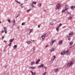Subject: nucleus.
Listing matches in <instances>:
<instances>
[{
	"label": "nucleus",
	"mask_w": 75,
	"mask_h": 75,
	"mask_svg": "<svg viewBox=\"0 0 75 75\" xmlns=\"http://www.w3.org/2000/svg\"><path fill=\"white\" fill-rule=\"evenodd\" d=\"M61 4H60L58 3L56 6V10H59V9H61Z\"/></svg>",
	"instance_id": "nucleus-1"
},
{
	"label": "nucleus",
	"mask_w": 75,
	"mask_h": 75,
	"mask_svg": "<svg viewBox=\"0 0 75 75\" xmlns=\"http://www.w3.org/2000/svg\"><path fill=\"white\" fill-rule=\"evenodd\" d=\"M74 64V62L73 61L69 62L67 64V67H71Z\"/></svg>",
	"instance_id": "nucleus-2"
},
{
	"label": "nucleus",
	"mask_w": 75,
	"mask_h": 75,
	"mask_svg": "<svg viewBox=\"0 0 75 75\" xmlns=\"http://www.w3.org/2000/svg\"><path fill=\"white\" fill-rule=\"evenodd\" d=\"M74 35V33H73L71 32L70 33H69V35H68L67 36V38H69V37H71L72 36V35Z\"/></svg>",
	"instance_id": "nucleus-3"
},
{
	"label": "nucleus",
	"mask_w": 75,
	"mask_h": 75,
	"mask_svg": "<svg viewBox=\"0 0 75 75\" xmlns=\"http://www.w3.org/2000/svg\"><path fill=\"white\" fill-rule=\"evenodd\" d=\"M41 37L42 40H44V38H45V37H47V34H45L42 35L41 36Z\"/></svg>",
	"instance_id": "nucleus-4"
},
{
	"label": "nucleus",
	"mask_w": 75,
	"mask_h": 75,
	"mask_svg": "<svg viewBox=\"0 0 75 75\" xmlns=\"http://www.w3.org/2000/svg\"><path fill=\"white\" fill-rule=\"evenodd\" d=\"M63 43V40H60L59 42V45H61V44H62Z\"/></svg>",
	"instance_id": "nucleus-5"
},
{
	"label": "nucleus",
	"mask_w": 75,
	"mask_h": 75,
	"mask_svg": "<svg viewBox=\"0 0 75 75\" xmlns=\"http://www.w3.org/2000/svg\"><path fill=\"white\" fill-rule=\"evenodd\" d=\"M55 42V40H52V43H51L50 44L51 46H52V45H53V43H54V42Z\"/></svg>",
	"instance_id": "nucleus-6"
},
{
	"label": "nucleus",
	"mask_w": 75,
	"mask_h": 75,
	"mask_svg": "<svg viewBox=\"0 0 75 75\" xmlns=\"http://www.w3.org/2000/svg\"><path fill=\"white\" fill-rule=\"evenodd\" d=\"M65 54H67V55H68V54H69V53L70 52H69V51H68V50H67L65 52Z\"/></svg>",
	"instance_id": "nucleus-7"
},
{
	"label": "nucleus",
	"mask_w": 75,
	"mask_h": 75,
	"mask_svg": "<svg viewBox=\"0 0 75 75\" xmlns=\"http://www.w3.org/2000/svg\"><path fill=\"white\" fill-rule=\"evenodd\" d=\"M61 55H64V54H65V52L64 51H63L61 53Z\"/></svg>",
	"instance_id": "nucleus-8"
},
{
	"label": "nucleus",
	"mask_w": 75,
	"mask_h": 75,
	"mask_svg": "<svg viewBox=\"0 0 75 75\" xmlns=\"http://www.w3.org/2000/svg\"><path fill=\"white\" fill-rule=\"evenodd\" d=\"M4 28V31L5 33V34H7V29H6V28Z\"/></svg>",
	"instance_id": "nucleus-9"
},
{
	"label": "nucleus",
	"mask_w": 75,
	"mask_h": 75,
	"mask_svg": "<svg viewBox=\"0 0 75 75\" xmlns=\"http://www.w3.org/2000/svg\"><path fill=\"white\" fill-rule=\"evenodd\" d=\"M33 30V29H29V31H30V32L29 33V34H30V33H31L32 32V31Z\"/></svg>",
	"instance_id": "nucleus-10"
},
{
	"label": "nucleus",
	"mask_w": 75,
	"mask_h": 75,
	"mask_svg": "<svg viewBox=\"0 0 75 75\" xmlns=\"http://www.w3.org/2000/svg\"><path fill=\"white\" fill-rule=\"evenodd\" d=\"M68 6H66L65 7V10L67 11V10H68Z\"/></svg>",
	"instance_id": "nucleus-11"
},
{
	"label": "nucleus",
	"mask_w": 75,
	"mask_h": 75,
	"mask_svg": "<svg viewBox=\"0 0 75 75\" xmlns=\"http://www.w3.org/2000/svg\"><path fill=\"white\" fill-rule=\"evenodd\" d=\"M75 8V6H72L71 7V10H74Z\"/></svg>",
	"instance_id": "nucleus-12"
},
{
	"label": "nucleus",
	"mask_w": 75,
	"mask_h": 75,
	"mask_svg": "<svg viewBox=\"0 0 75 75\" xmlns=\"http://www.w3.org/2000/svg\"><path fill=\"white\" fill-rule=\"evenodd\" d=\"M40 61V59H39L38 60V61H37L36 62V64H38V62Z\"/></svg>",
	"instance_id": "nucleus-13"
},
{
	"label": "nucleus",
	"mask_w": 75,
	"mask_h": 75,
	"mask_svg": "<svg viewBox=\"0 0 75 75\" xmlns=\"http://www.w3.org/2000/svg\"><path fill=\"white\" fill-rule=\"evenodd\" d=\"M14 40V39H10L9 40L10 42H12V41H13Z\"/></svg>",
	"instance_id": "nucleus-14"
},
{
	"label": "nucleus",
	"mask_w": 75,
	"mask_h": 75,
	"mask_svg": "<svg viewBox=\"0 0 75 75\" xmlns=\"http://www.w3.org/2000/svg\"><path fill=\"white\" fill-rule=\"evenodd\" d=\"M55 50V49L54 48H52L50 50L51 52H52V51H54Z\"/></svg>",
	"instance_id": "nucleus-15"
},
{
	"label": "nucleus",
	"mask_w": 75,
	"mask_h": 75,
	"mask_svg": "<svg viewBox=\"0 0 75 75\" xmlns=\"http://www.w3.org/2000/svg\"><path fill=\"white\" fill-rule=\"evenodd\" d=\"M43 66H44V65H43V64H42L40 66H38V68H40V67H42Z\"/></svg>",
	"instance_id": "nucleus-16"
},
{
	"label": "nucleus",
	"mask_w": 75,
	"mask_h": 75,
	"mask_svg": "<svg viewBox=\"0 0 75 75\" xmlns=\"http://www.w3.org/2000/svg\"><path fill=\"white\" fill-rule=\"evenodd\" d=\"M15 20H14L13 21V26H14V25L15 24Z\"/></svg>",
	"instance_id": "nucleus-17"
},
{
	"label": "nucleus",
	"mask_w": 75,
	"mask_h": 75,
	"mask_svg": "<svg viewBox=\"0 0 75 75\" xmlns=\"http://www.w3.org/2000/svg\"><path fill=\"white\" fill-rule=\"evenodd\" d=\"M73 43H74L73 42H71L69 43V45H72V44H73Z\"/></svg>",
	"instance_id": "nucleus-18"
},
{
	"label": "nucleus",
	"mask_w": 75,
	"mask_h": 75,
	"mask_svg": "<svg viewBox=\"0 0 75 75\" xmlns=\"http://www.w3.org/2000/svg\"><path fill=\"white\" fill-rule=\"evenodd\" d=\"M26 43H27L28 44H31V41L27 42Z\"/></svg>",
	"instance_id": "nucleus-19"
},
{
	"label": "nucleus",
	"mask_w": 75,
	"mask_h": 75,
	"mask_svg": "<svg viewBox=\"0 0 75 75\" xmlns=\"http://www.w3.org/2000/svg\"><path fill=\"white\" fill-rule=\"evenodd\" d=\"M17 45H15L13 47V48L14 49H15V48H17Z\"/></svg>",
	"instance_id": "nucleus-20"
},
{
	"label": "nucleus",
	"mask_w": 75,
	"mask_h": 75,
	"mask_svg": "<svg viewBox=\"0 0 75 75\" xmlns=\"http://www.w3.org/2000/svg\"><path fill=\"white\" fill-rule=\"evenodd\" d=\"M56 30L57 31H59V26H57V27L56 28Z\"/></svg>",
	"instance_id": "nucleus-21"
},
{
	"label": "nucleus",
	"mask_w": 75,
	"mask_h": 75,
	"mask_svg": "<svg viewBox=\"0 0 75 75\" xmlns=\"http://www.w3.org/2000/svg\"><path fill=\"white\" fill-rule=\"evenodd\" d=\"M59 69H55L54 70V71L55 72H57V71H58Z\"/></svg>",
	"instance_id": "nucleus-22"
},
{
	"label": "nucleus",
	"mask_w": 75,
	"mask_h": 75,
	"mask_svg": "<svg viewBox=\"0 0 75 75\" xmlns=\"http://www.w3.org/2000/svg\"><path fill=\"white\" fill-rule=\"evenodd\" d=\"M30 6L32 7H34V5L33 4H30Z\"/></svg>",
	"instance_id": "nucleus-23"
},
{
	"label": "nucleus",
	"mask_w": 75,
	"mask_h": 75,
	"mask_svg": "<svg viewBox=\"0 0 75 75\" xmlns=\"http://www.w3.org/2000/svg\"><path fill=\"white\" fill-rule=\"evenodd\" d=\"M71 14L70 13H67V16H69Z\"/></svg>",
	"instance_id": "nucleus-24"
},
{
	"label": "nucleus",
	"mask_w": 75,
	"mask_h": 75,
	"mask_svg": "<svg viewBox=\"0 0 75 75\" xmlns=\"http://www.w3.org/2000/svg\"><path fill=\"white\" fill-rule=\"evenodd\" d=\"M71 19H72V17H70L69 18H68V20H71Z\"/></svg>",
	"instance_id": "nucleus-25"
},
{
	"label": "nucleus",
	"mask_w": 75,
	"mask_h": 75,
	"mask_svg": "<svg viewBox=\"0 0 75 75\" xmlns=\"http://www.w3.org/2000/svg\"><path fill=\"white\" fill-rule=\"evenodd\" d=\"M41 3H40L39 5H38V7H41Z\"/></svg>",
	"instance_id": "nucleus-26"
},
{
	"label": "nucleus",
	"mask_w": 75,
	"mask_h": 75,
	"mask_svg": "<svg viewBox=\"0 0 75 75\" xmlns=\"http://www.w3.org/2000/svg\"><path fill=\"white\" fill-rule=\"evenodd\" d=\"M31 10V9H28V10H27V12L28 13Z\"/></svg>",
	"instance_id": "nucleus-27"
},
{
	"label": "nucleus",
	"mask_w": 75,
	"mask_h": 75,
	"mask_svg": "<svg viewBox=\"0 0 75 75\" xmlns=\"http://www.w3.org/2000/svg\"><path fill=\"white\" fill-rule=\"evenodd\" d=\"M53 57H54V58L52 59V60H54L55 59V56H53Z\"/></svg>",
	"instance_id": "nucleus-28"
},
{
	"label": "nucleus",
	"mask_w": 75,
	"mask_h": 75,
	"mask_svg": "<svg viewBox=\"0 0 75 75\" xmlns=\"http://www.w3.org/2000/svg\"><path fill=\"white\" fill-rule=\"evenodd\" d=\"M37 3L36 2H33L32 4H36V3Z\"/></svg>",
	"instance_id": "nucleus-29"
},
{
	"label": "nucleus",
	"mask_w": 75,
	"mask_h": 75,
	"mask_svg": "<svg viewBox=\"0 0 75 75\" xmlns=\"http://www.w3.org/2000/svg\"><path fill=\"white\" fill-rule=\"evenodd\" d=\"M31 69H35V67H31Z\"/></svg>",
	"instance_id": "nucleus-30"
},
{
	"label": "nucleus",
	"mask_w": 75,
	"mask_h": 75,
	"mask_svg": "<svg viewBox=\"0 0 75 75\" xmlns=\"http://www.w3.org/2000/svg\"><path fill=\"white\" fill-rule=\"evenodd\" d=\"M62 25V24L60 23L59 24V26H58L57 27H61V26Z\"/></svg>",
	"instance_id": "nucleus-31"
},
{
	"label": "nucleus",
	"mask_w": 75,
	"mask_h": 75,
	"mask_svg": "<svg viewBox=\"0 0 75 75\" xmlns=\"http://www.w3.org/2000/svg\"><path fill=\"white\" fill-rule=\"evenodd\" d=\"M35 63L34 62H31V65H34V64Z\"/></svg>",
	"instance_id": "nucleus-32"
},
{
	"label": "nucleus",
	"mask_w": 75,
	"mask_h": 75,
	"mask_svg": "<svg viewBox=\"0 0 75 75\" xmlns=\"http://www.w3.org/2000/svg\"><path fill=\"white\" fill-rule=\"evenodd\" d=\"M12 43V42H11L9 44V47H10V46H11V43Z\"/></svg>",
	"instance_id": "nucleus-33"
},
{
	"label": "nucleus",
	"mask_w": 75,
	"mask_h": 75,
	"mask_svg": "<svg viewBox=\"0 0 75 75\" xmlns=\"http://www.w3.org/2000/svg\"><path fill=\"white\" fill-rule=\"evenodd\" d=\"M7 21H8V22H9V23H10V22H11L10 19H8Z\"/></svg>",
	"instance_id": "nucleus-34"
},
{
	"label": "nucleus",
	"mask_w": 75,
	"mask_h": 75,
	"mask_svg": "<svg viewBox=\"0 0 75 75\" xmlns=\"http://www.w3.org/2000/svg\"><path fill=\"white\" fill-rule=\"evenodd\" d=\"M25 24V23H22L21 25H24Z\"/></svg>",
	"instance_id": "nucleus-35"
},
{
	"label": "nucleus",
	"mask_w": 75,
	"mask_h": 75,
	"mask_svg": "<svg viewBox=\"0 0 75 75\" xmlns=\"http://www.w3.org/2000/svg\"><path fill=\"white\" fill-rule=\"evenodd\" d=\"M47 74V72H45L43 74V75H45Z\"/></svg>",
	"instance_id": "nucleus-36"
},
{
	"label": "nucleus",
	"mask_w": 75,
	"mask_h": 75,
	"mask_svg": "<svg viewBox=\"0 0 75 75\" xmlns=\"http://www.w3.org/2000/svg\"><path fill=\"white\" fill-rule=\"evenodd\" d=\"M40 26H41V24L38 25V28H40Z\"/></svg>",
	"instance_id": "nucleus-37"
},
{
	"label": "nucleus",
	"mask_w": 75,
	"mask_h": 75,
	"mask_svg": "<svg viewBox=\"0 0 75 75\" xmlns=\"http://www.w3.org/2000/svg\"><path fill=\"white\" fill-rule=\"evenodd\" d=\"M44 68H45V69L46 70L47 68V67H45Z\"/></svg>",
	"instance_id": "nucleus-38"
},
{
	"label": "nucleus",
	"mask_w": 75,
	"mask_h": 75,
	"mask_svg": "<svg viewBox=\"0 0 75 75\" xmlns=\"http://www.w3.org/2000/svg\"><path fill=\"white\" fill-rule=\"evenodd\" d=\"M4 36H3L2 37V40H3V39H4Z\"/></svg>",
	"instance_id": "nucleus-39"
},
{
	"label": "nucleus",
	"mask_w": 75,
	"mask_h": 75,
	"mask_svg": "<svg viewBox=\"0 0 75 75\" xmlns=\"http://www.w3.org/2000/svg\"><path fill=\"white\" fill-rule=\"evenodd\" d=\"M35 75V72L33 73V75Z\"/></svg>",
	"instance_id": "nucleus-40"
},
{
	"label": "nucleus",
	"mask_w": 75,
	"mask_h": 75,
	"mask_svg": "<svg viewBox=\"0 0 75 75\" xmlns=\"http://www.w3.org/2000/svg\"><path fill=\"white\" fill-rule=\"evenodd\" d=\"M1 33H4V30H2Z\"/></svg>",
	"instance_id": "nucleus-41"
},
{
	"label": "nucleus",
	"mask_w": 75,
	"mask_h": 75,
	"mask_svg": "<svg viewBox=\"0 0 75 75\" xmlns=\"http://www.w3.org/2000/svg\"><path fill=\"white\" fill-rule=\"evenodd\" d=\"M66 11L65 10H64L62 11V12H64V11Z\"/></svg>",
	"instance_id": "nucleus-42"
},
{
	"label": "nucleus",
	"mask_w": 75,
	"mask_h": 75,
	"mask_svg": "<svg viewBox=\"0 0 75 75\" xmlns=\"http://www.w3.org/2000/svg\"><path fill=\"white\" fill-rule=\"evenodd\" d=\"M68 40L69 41H70L71 40V39H70V38H69Z\"/></svg>",
	"instance_id": "nucleus-43"
},
{
	"label": "nucleus",
	"mask_w": 75,
	"mask_h": 75,
	"mask_svg": "<svg viewBox=\"0 0 75 75\" xmlns=\"http://www.w3.org/2000/svg\"><path fill=\"white\" fill-rule=\"evenodd\" d=\"M4 42H7V41H6V40H4Z\"/></svg>",
	"instance_id": "nucleus-44"
},
{
	"label": "nucleus",
	"mask_w": 75,
	"mask_h": 75,
	"mask_svg": "<svg viewBox=\"0 0 75 75\" xmlns=\"http://www.w3.org/2000/svg\"><path fill=\"white\" fill-rule=\"evenodd\" d=\"M48 45H47L46 46V47H48Z\"/></svg>",
	"instance_id": "nucleus-45"
},
{
	"label": "nucleus",
	"mask_w": 75,
	"mask_h": 75,
	"mask_svg": "<svg viewBox=\"0 0 75 75\" xmlns=\"http://www.w3.org/2000/svg\"><path fill=\"white\" fill-rule=\"evenodd\" d=\"M31 73H32V74H33V71H31Z\"/></svg>",
	"instance_id": "nucleus-46"
},
{
	"label": "nucleus",
	"mask_w": 75,
	"mask_h": 75,
	"mask_svg": "<svg viewBox=\"0 0 75 75\" xmlns=\"http://www.w3.org/2000/svg\"><path fill=\"white\" fill-rule=\"evenodd\" d=\"M21 6H23V4H21Z\"/></svg>",
	"instance_id": "nucleus-47"
},
{
	"label": "nucleus",
	"mask_w": 75,
	"mask_h": 75,
	"mask_svg": "<svg viewBox=\"0 0 75 75\" xmlns=\"http://www.w3.org/2000/svg\"><path fill=\"white\" fill-rule=\"evenodd\" d=\"M16 2L17 3H18V1H16Z\"/></svg>",
	"instance_id": "nucleus-48"
},
{
	"label": "nucleus",
	"mask_w": 75,
	"mask_h": 75,
	"mask_svg": "<svg viewBox=\"0 0 75 75\" xmlns=\"http://www.w3.org/2000/svg\"><path fill=\"white\" fill-rule=\"evenodd\" d=\"M18 3H19V4H20V2H18Z\"/></svg>",
	"instance_id": "nucleus-49"
},
{
	"label": "nucleus",
	"mask_w": 75,
	"mask_h": 75,
	"mask_svg": "<svg viewBox=\"0 0 75 75\" xmlns=\"http://www.w3.org/2000/svg\"><path fill=\"white\" fill-rule=\"evenodd\" d=\"M18 17V16H17L16 17V18H17V17Z\"/></svg>",
	"instance_id": "nucleus-50"
},
{
	"label": "nucleus",
	"mask_w": 75,
	"mask_h": 75,
	"mask_svg": "<svg viewBox=\"0 0 75 75\" xmlns=\"http://www.w3.org/2000/svg\"><path fill=\"white\" fill-rule=\"evenodd\" d=\"M31 68V67H29V68Z\"/></svg>",
	"instance_id": "nucleus-51"
},
{
	"label": "nucleus",
	"mask_w": 75,
	"mask_h": 75,
	"mask_svg": "<svg viewBox=\"0 0 75 75\" xmlns=\"http://www.w3.org/2000/svg\"><path fill=\"white\" fill-rule=\"evenodd\" d=\"M0 23H1V21H0Z\"/></svg>",
	"instance_id": "nucleus-52"
},
{
	"label": "nucleus",
	"mask_w": 75,
	"mask_h": 75,
	"mask_svg": "<svg viewBox=\"0 0 75 75\" xmlns=\"http://www.w3.org/2000/svg\"><path fill=\"white\" fill-rule=\"evenodd\" d=\"M5 68H6V66H5Z\"/></svg>",
	"instance_id": "nucleus-53"
},
{
	"label": "nucleus",
	"mask_w": 75,
	"mask_h": 75,
	"mask_svg": "<svg viewBox=\"0 0 75 75\" xmlns=\"http://www.w3.org/2000/svg\"><path fill=\"white\" fill-rule=\"evenodd\" d=\"M33 41H34V40H33Z\"/></svg>",
	"instance_id": "nucleus-54"
},
{
	"label": "nucleus",
	"mask_w": 75,
	"mask_h": 75,
	"mask_svg": "<svg viewBox=\"0 0 75 75\" xmlns=\"http://www.w3.org/2000/svg\"><path fill=\"white\" fill-rule=\"evenodd\" d=\"M21 7H23V6H21Z\"/></svg>",
	"instance_id": "nucleus-55"
}]
</instances>
